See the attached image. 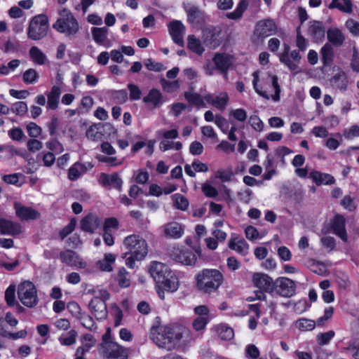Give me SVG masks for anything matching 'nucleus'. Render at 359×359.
I'll return each mask as SVG.
<instances>
[{
	"label": "nucleus",
	"instance_id": "f257e3e1",
	"mask_svg": "<svg viewBox=\"0 0 359 359\" xmlns=\"http://www.w3.org/2000/svg\"><path fill=\"white\" fill-rule=\"evenodd\" d=\"M187 332L188 330L184 327L173 324L160 327L152 331L151 339L159 348L171 351L176 347L183 335Z\"/></svg>",
	"mask_w": 359,
	"mask_h": 359
},
{
	"label": "nucleus",
	"instance_id": "f03ea898",
	"mask_svg": "<svg viewBox=\"0 0 359 359\" xmlns=\"http://www.w3.org/2000/svg\"><path fill=\"white\" fill-rule=\"evenodd\" d=\"M196 286L204 293L210 294L215 292L223 283V275L217 269H205L199 272L196 276Z\"/></svg>",
	"mask_w": 359,
	"mask_h": 359
},
{
	"label": "nucleus",
	"instance_id": "7ed1b4c3",
	"mask_svg": "<svg viewBox=\"0 0 359 359\" xmlns=\"http://www.w3.org/2000/svg\"><path fill=\"white\" fill-rule=\"evenodd\" d=\"M60 18L53 25L57 31L65 34L67 36L75 34L79 29V23L72 13L63 8L59 12Z\"/></svg>",
	"mask_w": 359,
	"mask_h": 359
},
{
	"label": "nucleus",
	"instance_id": "20e7f679",
	"mask_svg": "<svg viewBox=\"0 0 359 359\" xmlns=\"http://www.w3.org/2000/svg\"><path fill=\"white\" fill-rule=\"evenodd\" d=\"M123 245L136 260L143 259L148 253L147 243L140 236L133 234L127 236L123 240Z\"/></svg>",
	"mask_w": 359,
	"mask_h": 359
},
{
	"label": "nucleus",
	"instance_id": "39448f33",
	"mask_svg": "<svg viewBox=\"0 0 359 359\" xmlns=\"http://www.w3.org/2000/svg\"><path fill=\"white\" fill-rule=\"evenodd\" d=\"M18 296L23 305L27 307L35 306L38 303V297L34 285L30 281H24L19 285Z\"/></svg>",
	"mask_w": 359,
	"mask_h": 359
},
{
	"label": "nucleus",
	"instance_id": "423d86ee",
	"mask_svg": "<svg viewBox=\"0 0 359 359\" xmlns=\"http://www.w3.org/2000/svg\"><path fill=\"white\" fill-rule=\"evenodd\" d=\"M48 27V18L45 15H36L30 21L27 36L32 40H39L46 35Z\"/></svg>",
	"mask_w": 359,
	"mask_h": 359
},
{
	"label": "nucleus",
	"instance_id": "0eeeda50",
	"mask_svg": "<svg viewBox=\"0 0 359 359\" xmlns=\"http://www.w3.org/2000/svg\"><path fill=\"white\" fill-rule=\"evenodd\" d=\"M199 250H196L194 252L184 248L173 246L169 250V256L175 262L185 266H193L196 264L197 260L196 253L199 254Z\"/></svg>",
	"mask_w": 359,
	"mask_h": 359
},
{
	"label": "nucleus",
	"instance_id": "6e6552de",
	"mask_svg": "<svg viewBox=\"0 0 359 359\" xmlns=\"http://www.w3.org/2000/svg\"><path fill=\"white\" fill-rule=\"evenodd\" d=\"M101 297L95 296L90 302L88 306L91 313L97 320H104L108 316L105 301L109 299V294L104 290L100 291Z\"/></svg>",
	"mask_w": 359,
	"mask_h": 359
},
{
	"label": "nucleus",
	"instance_id": "1a4fd4ad",
	"mask_svg": "<svg viewBox=\"0 0 359 359\" xmlns=\"http://www.w3.org/2000/svg\"><path fill=\"white\" fill-rule=\"evenodd\" d=\"M104 355L107 359H127L128 350L116 342H105L100 344Z\"/></svg>",
	"mask_w": 359,
	"mask_h": 359
},
{
	"label": "nucleus",
	"instance_id": "9d476101",
	"mask_svg": "<svg viewBox=\"0 0 359 359\" xmlns=\"http://www.w3.org/2000/svg\"><path fill=\"white\" fill-rule=\"evenodd\" d=\"M277 26L273 20L267 18L256 23L254 34L258 38L264 39L276 34Z\"/></svg>",
	"mask_w": 359,
	"mask_h": 359
},
{
	"label": "nucleus",
	"instance_id": "9b49d317",
	"mask_svg": "<svg viewBox=\"0 0 359 359\" xmlns=\"http://www.w3.org/2000/svg\"><path fill=\"white\" fill-rule=\"evenodd\" d=\"M296 284L292 280L281 277L275 281L274 290L279 295L284 297H290L295 293Z\"/></svg>",
	"mask_w": 359,
	"mask_h": 359
},
{
	"label": "nucleus",
	"instance_id": "f8f14e48",
	"mask_svg": "<svg viewBox=\"0 0 359 359\" xmlns=\"http://www.w3.org/2000/svg\"><path fill=\"white\" fill-rule=\"evenodd\" d=\"M221 31L222 29L219 27H210L203 29V39L204 43L212 49L218 47L221 43L219 37Z\"/></svg>",
	"mask_w": 359,
	"mask_h": 359
},
{
	"label": "nucleus",
	"instance_id": "ddd939ff",
	"mask_svg": "<svg viewBox=\"0 0 359 359\" xmlns=\"http://www.w3.org/2000/svg\"><path fill=\"white\" fill-rule=\"evenodd\" d=\"M98 182L103 187L106 189H115L121 191L122 189L123 181L118 173L114 172L111 175L101 173Z\"/></svg>",
	"mask_w": 359,
	"mask_h": 359
},
{
	"label": "nucleus",
	"instance_id": "4468645a",
	"mask_svg": "<svg viewBox=\"0 0 359 359\" xmlns=\"http://www.w3.org/2000/svg\"><path fill=\"white\" fill-rule=\"evenodd\" d=\"M171 271L169 270L168 266L158 262H153L149 266V273L156 283L165 282V278L169 276Z\"/></svg>",
	"mask_w": 359,
	"mask_h": 359
},
{
	"label": "nucleus",
	"instance_id": "2eb2a0df",
	"mask_svg": "<svg viewBox=\"0 0 359 359\" xmlns=\"http://www.w3.org/2000/svg\"><path fill=\"white\" fill-rule=\"evenodd\" d=\"M212 61L215 69L219 70L225 79H227V72L232 64L231 56L226 53H217L215 54Z\"/></svg>",
	"mask_w": 359,
	"mask_h": 359
},
{
	"label": "nucleus",
	"instance_id": "dca6fc26",
	"mask_svg": "<svg viewBox=\"0 0 359 359\" xmlns=\"http://www.w3.org/2000/svg\"><path fill=\"white\" fill-rule=\"evenodd\" d=\"M252 280L255 285L261 290L269 293L274 292L275 282H273V279L268 275L260 273H255Z\"/></svg>",
	"mask_w": 359,
	"mask_h": 359
},
{
	"label": "nucleus",
	"instance_id": "f3484780",
	"mask_svg": "<svg viewBox=\"0 0 359 359\" xmlns=\"http://www.w3.org/2000/svg\"><path fill=\"white\" fill-rule=\"evenodd\" d=\"M61 261L71 266H76L81 269H85L87 266L84 262L75 252L67 250L60 254Z\"/></svg>",
	"mask_w": 359,
	"mask_h": 359
},
{
	"label": "nucleus",
	"instance_id": "a211bd4d",
	"mask_svg": "<svg viewBox=\"0 0 359 359\" xmlns=\"http://www.w3.org/2000/svg\"><path fill=\"white\" fill-rule=\"evenodd\" d=\"M163 235L167 238L178 239L184 233L182 225L177 222H170L161 227Z\"/></svg>",
	"mask_w": 359,
	"mask_h": 359
},
{
	"label": "nucleus",
	"instance_id": "6ab92c4d",
	"mask_svg": "<svg viewBox=\"0 0 359 359\" xmlns=\"http://www.w3.org/2000/svg\"><path fill=\"white\" fill-rule=\"evenodd\" d=\"M168 28L173 41L177 45L183 46V38L185 32L184 25L179 20H174L169 24Z\"/></svg>",
	"mask_w": 359,
	"mask_h": 359
},
{
	"label": "nucleus",
	"instance_id": "aec40b11",
	"mask_svg": "<svg viewBox=\"0 0 359 359\" xmlns=\"http://www.w3.org/2000/svg\"><path fill=\"white\" fill-rule=\"evenodd\" d=\"M102 224L101 219L95 214L89 213L84 217L80 222L81 229L88 233H93Z\"/></svg>",
	"mask_w": 359,
	"mask_h": 359
},
{
	"label": "nucleus",
	"instance_id": "412c9836",
	"mask_svg": "<svg viewBox=\"0 0 359 359\" xmlns=\"http://www.w3.org/2000/svg\"><path fill=\"white\" fill-rule=\"evenodd\" d=\"M14 209L17 217L22 220L35 219L39 216L36 210L31 207L24 206L18 202L14 203Z\"/></svg>",
	"mask_w": 359,
	"mask_h": 359
},
{
	"label": "nucleus",
	"instance_id": "4be33fe9",
	"mask_svg": "<svg viewBox=\"0 0 359 359\" xmlns=\"http://www.w3.org/2000/svg\"><path fill=\"white\" fill-rule=\"evenodd\" d=\"M0 231L4 235L16 236L21 233V226L17 222L1 218L0 219Z\"/></svg>",
	"mask_w": 359,
	"mask_h": 359
},
{
	"label": "nucleus",
	"instance_id": "5701e85b",
	"mask_svg": "<svg viewBox=\"0 0 359 359\" xmlns=\"http://www.w3.org/2000/svg\"><path fill=\"white\" fill-rule=\"evenodd\" d=\"M204 100L217 109L222 111L228 104L229 96L226 93H221L218 95L208 94L204 96Z\"/></svg>",
	"mask_w": 359,
	"mask_h": 359
},
{
	"label": "nucleus",
	"instance_id": "b1692460",
	"mask_svg": "<svg viewBox=\"0 0 359 359\" xmlns=\"http://www.w3.org/2000/svg\"><path fill=\"white\" fill-rule=\"evenodd\" d=\"M346 219L344 216L337 215L332 224L334 233L344 241H346L348 236L345 229Z\"/></svg>",
	"mask_w": 359,
	"mask_h": 359
},
{
	"label": "nucleus",
	"instance_id": "393cba45",
	"mask_svg": "<svg viewBox=\"0 0 359 359\" xmlns=\"http://www.w3.org/2000/svg\"><path fill=\"white\" fill-rule=\"evenodd\" d=\"M328 43L335 47H341L345 41V36L337 27H331L327 31Z\"/></svg>",
	"mask_w": 359,
	"mask_h": 359
},
{
	"label": "nucleus",
	"instance_id": "a878e982",
	"mask_svg": "<svg viewBox=\"0 0 359 359\" xmlns=\"http://www.w3.org/2000/svg\"><path fill=\"white\" fill-rule=\"evenodd\" d=\"M142 101L151 106L152 109L159 107L164 102L161 93L155 88L149 90L147 95L143 97Z\"/></svg>",
	"mask_w": 359,
	"mask_h": 359
},
{
	"label": "nucleus",
	"instance_id": "bb28decb",
	"mask_svg": "<svg viewBox=\"0 0 359 359\" xmlns=\"http://www.w3.org/2000/svg\"><path fill=\"white\" fill-rule=\"evenodd\" d=\"M308 33L314 41H321L324 38L325 33L323 24L319 21L310 22Z\"/></svg>",
	"mask_w": 359,
	"mask_h": 359
},
{
	"label": "nucleus",
	"instance_id": "cd10ccee",
	"mask_svg": "<svg viewBox=\"0 0 359 359\" xmlns=\"http://www.w3.org/2000/svg\"><path fill=\"white\" fill-rule=\"evenodd\" d=\"M46 95L47 96V109L55 110L59 104L61 95L60 88L57 86H53L50 91L46 93Z\"/></svg>",
	"mask_w": 359,
	"mask_h": 359
},
{
	"label": "nucleus",
	"instance_id": "c85d7f7f",
	"mask_svg": "<svg viewBox=\"0 0 359 359\" xmlns=\"http://www.w3.org/2000/svg\"><path fill=\"white\" fill-rule=\"evenodd\" d=\"M309 177L318 185L321 184H333L335 182L334 177L330 174L323 173L315 170L310 172Z\"/></svg>",
	"mask_w": 359,
	"mask_h": 359
},
{
	"label": "nucleus",
	"instance_id": "c756f323",
	"mask_svg": "<svg viewBox=\"0 0 359 359\" xmlns=\"http://www.w3.org/2000/svg\"><path fill=\"white\" fill-rule=\"evenodd\" d=\"M353 3L351 0H332L328 6V8H337L345 13H353Z\"/></svg>",
	"mask_w": 359,
	"mask_h": 359
},
{
	"label": "nucleus",
	"instance_id": "7c9ffc66",
	"mask_svg": "<svg viewBox=\"0 0 359 359\" xmlns=\"http://www.w3.org/2000/svg\"><path fill=\"white\" fill-rule=\"evenodd\" d=\"M185 11L187 13L188 21L191 23H198L203 19V11L194 5L187 6Z\"/></svg>",
	"mask_w": 359,
	"mask_h": 359
},
{
	"label": "nucleus",
	"instance_id": "2f4dec72",
	"mask_svg": "<svg viewBox=\"0 0 359 359\" xmlns=\"http://www.w3.org/2000/svg\"><path fill=\"white\" fill-rule=\"evenodd\" d=\"M330 82L334 87L340 90H345L347 88L348 81L346 73L340 71L332 77Z\"/></svg>",
	"mask_w": 359,
	"mask_h": 359
},
{
	"label": "nucleus",
	"instance_id": "473e14b6",
	"mask_svg": "<svg viewBox=\"0 0 359 359\" xmlns=\"http://www.w3.org/2000/svg\"><path fill=\"white\" fill-rule=\"evenodd\" d=\"M91 33L93 40L97 43L103 45L107 38L109 29L105 27H93Z\"/></svg>",
	"mask_w": 359,
	"mask_h": 359
},
{
	"label": "nucleus",
	"instance_id": "72a5a7b5",
	"mask_svg": "<svg viewBox=\"0 0 359 359\" xmlns=\"http://www.w3.org/2000/svg\"><path fill=\"white\" fill-rule=\"evenodd\" d=\"M116 260V255L111 253L105 254L103 259L97 262V266L102 271H111L112 264Z\"/></svg>",
	"mask_w": 359,
	"mask_h": 359
},
{
	"label": "nucleus",
	"instance_id": "f704fd0d",
	"mask_svg": "<svg viewBox=\"0 0 359 359\" xmlns=\"http://www.w3.org/2000/svg\"><path fill=\"white\" fill-rule=\"evenodd\" d=\"M187 48L198 55H201L205 49L201 41L194 35H189L187 37Z\"/></svg>",
	"mask_w": 359,
	"mask_h": 359
},
{
	"label": "nucleus",
	"instance_id": "c9c22d12",
	"mask_svg": "<svg viewBox=\"0 0 359 359\" xmlns=\"http://www.w3.org/2000/svg\"><path fill=\"white\" fill-rule=\"evenodd\" d=\"M229 247L242 255H245L249 248L248 244L243 239H231L229 241Z\"/></svg>",
	"mask_w": 359,
	"mask_h": 359
},
{
	"label": "nucleus",
	"instance_id": "e433bc0d",
	"mask_svg": "<svg viewBox=\"0 0 359 359\" xmlns=\"http://www.w3.org/2000/svg\"><path fill=\"white\" fill-rule=\"evenodd\" d=\"M320 55L324 65H330L333 62L334 49L332 46L326 43L320 50Z\"/></svg>",
	"mask_w": 359,
	"mask_h": 359
},
{
	"label": "nucleus",
	"instance_id": "4c0bfd02",
	"mask_svg": "<svg viewBox=\"0 0 359 359\" xmlns=\"http://www.w3.org/2000/svg\"><path fill=\"white\" fill-rule=\"evenodd\" d=\"M32 60L39 65H44L47 61L46 55L36 46H32L29 51Z\"/></svg>",
	"mask_w": 359,
	"mask_h": 359
},
{
	"label": "nucleus",
	"instance_id": "58836bf2",
	"mask_svg": "<svg viewBox=\"0 0 359 359\" xmlns=\"http://www.w3.org/2000/svg\"><path fill=\"white\" fill-rule=\"evenodd\" d=\"M248 7V1L247 0H241L238 4L235 11L226 14V17L231 20H239L242 18L243 13Z\"/></svg>",
	"mask_w": 359,
	"mask_h": 359
},
{
	"label": "nucleus",
	"instance_id": "ea45409f",
	"mask_svg": "<svg viewBox=\"0 0 359 359\" xmlns=\"http://www.w3.org/2000/svg\"><path fill=\"white\" fill-rule=\"evenodd\" d=\"M264 81L267 84H270L274 88L275 94L272 96V99L277 102L280 100V87L278 83V77L275 75H272L268 73L266 77L264 79Z\"/></svg>",
	"mask_w": 359,
	"mask_h": 359
},
{
	"label": "nucleus",
	"instance_id": "a19ab883",
	"mask_svg": "<svg viewBox=\"0 0 359 359\" xmlns=\"http://www.w3.org/2000/svg\"><path fill=\"white\" fill-rule=\"evenodd\" d=\"M158 284L162 285L165 290L172 292L176 291L179 287L177 278L172 272L165 278V282Z\"/></svg>",
	"mask_w": 359,
	"mask_h": 359
},
{
	"label": "nucleus",
	"instance_id": "79ce46f5",
	"mask_svg": "<svg viewBox=\"0 0 359 359\" xmlns=\"http://www.w3.org/2000/svg\"><path fill=\"white\" fill-rule=\"evenodd\" d=\"M218 336L222 340H231L234 336L233 330L224 324H221L216 327Z\"/></svg>",
	"mask_w": 359,
	"mask_h": 359
},
{
	"label": "nucleus",
	"instance_id": "37998d69",
	"mask_svg": "<svg viewBox=\"0 0 359 359\" xmlns=\"http://www.w3.org/2000/svg\"><path fill=\"white\" fill-rule=\"evenodd\" d=\"M289 46H285V50L280 56V60L284 63L290 70L294 71L298 69V65L289 56Z\"/></svg>",
	"mask_w": 359,
	"mask_h": 359
},
{
	"label": "nucleus",
	"instance_id": "c03bdc74",
	"mask_svg": "<svg viewBox=\"0 0 359 359\" xmlns=\"http://www.w3.org/2000/svg\"><path fill=\"white\" fill-rule=\"evenodd\" d=\"M84 172H85L84 165L79 163H76L69 169L68 177L70 180H76Z\"/></svg>",
	"mask_w": 359,
	"mask_h": 359
},
{
	"label": "nucleus",
	"instance_id": "a18cd8bd",
	"mask_svg": "<svg viewBox=\"0 0 359 359\" xmlns=\"http://www.w3.org/2000/svg\"><path fill=\"white\" fill-rule=\"evenodd\" d=\"M185 99L192 104L198 107H204V97L203 98L199 94L194 92H186L184 93Z\"/></svg>",
	"mask_w": 359,
	"mask_h": 359
},
{
	"label": "nucleus",
	"instance_id": "49530a36",
	"mask_svg": "<svg viewBox=\"0 0 359 359\" xmlns=\"http://www.w3.org/2000/svg\"><path fill=\"white\" fill-rule=\"evenodd\" d=\"M11 111L17 116H24L27 113L28 107L26 102L18 101L11 105Z\"/></svg>",
	"mask_w": 359,
	"mask_h": 359
},
{
	"label": "nucleus",
	"instance_id": "de8ad7c7",
	"mask_svg": "<svg viewBox=\"0 0 359 359\" xmlns=\"http://www.w3.org/2000/svg\"><path fill=\"white\" fill-rule=\"evenodd\" d=\"M295 327L302 331H310L315 328L316 322L310 319L301 318L295 322Z\"/></svg>",
	"mask_w": 359,
	"mask_h": 359
},
{
	"label": "nucleus",
	"instance_id": "09e8293b",
	"mask_svg": "<svg viewBox=\"0 0 359 359\" xmlns=\"http://www.w3.org/2000/svg\"><path fill=\"white\" fill-rule=\"evenodd\" d=\"M172 199L173 201L174 206L176 208L181 210H185L188 208L189 201L185 196L180 194H175L172 196Z\"/></svg>",
	"mask_w": 359,
	"mask_h": 359
},
{
	"label": "nucleus",
	"instance_id": "8fccbe9b",
	"mask_svg": "<svg viewBox=\"0 0 359 359\" xmlns=\"http://www.w3.org/2000/svg\"><path fill=\"white\" fill-rule=\"evenodd\" d=\"M128 273L125 268H121L118 270L116 280L118 285L121 287H128L130 285V280L128 278Z\"/></svg>",
	"mask_w": 359,
	"mask_h": 359
},
{
	"label": "nucleus",
	"instance_id": "3c124183",
	"mask_svg": "<svg viewBox=\"0 0 359 359\" xmlns=\"http://www.w3.org/2000/svg\"><path fill=\"white\" fill-rule=\"evenodd\" d=\"M77 332L74 330H70L65 334L60 337L59 341L64 346H70L76 342Z\"/></svg>",
	"mask_w": 359,
	"mask_h": 359
},
{
	"label": "nucleus",
	"instance_id": "603ef678",
	"mask_svg": "<svg viewBox=\"0 0 359 359\" xmlns=\"http://www.w3.org/2000/svg\"><path fill=\"white\" fill-rule=\"evenodd\" d=\"M39 77L37 72L34 69L30 68L24 72L22 80L26 84H32L38 81Z\"/></svg>",
	"mask_w": 359,
	"mask_h": 359
},
{
	"label": "nucleus",
	"instance_id": "864d4df0",
	"mask_svg": "<svg viewBox=\"0 0 359 359\" xmlns=\"http://www.w3.org/2000/svg\"><path fill=\"white\" fill-rule=\"evenodd\" d=\"M160 82L163 90L170 93L177 90L180 86V82L177 80L169 81L165 79H161Z\"/></svg>",
	"mask_w": 359,
	"mask_h": 359
},
{
	"label": "nucleus",
	"instance_id": "5fc2aeb1",
	"mask_svg": "<svg viewBox=\"0 0 359 359\" xmlns=\"http://www.w3.org/2000/svg\"><path fill=\"white\" fill-rule=\"evenodd\" d=\"M182 147L180 142H172L169 140H162L159 143V149L162 151H165L169 149L180 150Z\"/></svg>",
	"mask_w": 359,
	"mask_h": 359
},
{
	"label": "nucleus",
	"instance_id": "6e6d98bb",
	"mask_svg": "<svg viewBox=\"0 0 359 359\" xmlns=\"http://www.w3.org/2000/svg\"><path fill=\"white\" fill-rule=\"evenodd\" d=\"M29 135L32 138L39 137L42 133L41 128L34 122L29 123L26 126Z\"/></svg>",
	"mask_w": 359,
	"mask_h": 359
},
{
	"label": "nucleus",
	"instance_id": "4d7b16f0",
	"mask_svg": "<svg viewBox=\"0 0 359 359\" xmlns=\"http://www.w3.org/2000/svg\"><path fill=\"white\" fill-rule=\"evenodd\" d=\"M335 333L333 330H330L325 333H319L316 336L318 344L320 346L327 344L334 337Z\"/></svg>",
	"mask_w": 359,
	"mask_h": 359
},
{
	"label": "nucleus",
	"instance_id": "13d9d810",
	"mask_svg": "<svg viewBox=\"0 0 359 359\" xmlns=\"http://www.w3.org/2000/svg\"><path fill=\"white\" fill-rule=\"evenodd\" d=\"M252 76H253L252 84H253V87H254V89L256 91V93H257L260 96L263 97L264 98L269 100L270 98V96L269 95V94L266 93V92L262 90V88H259L258 87L257 83L259 81V72H257V71L254 72L252 74Z\"/></svg>",
	"mask_w": 359,
	"mask_h": 359
},
{
	"label": "nucleus",
	"instance_id": "bf43d9fd",
	"mask_svg": "<svg viewBox=\"0 0 359 359\" xmlns=\"http://www.w3.org/2000/svg\"><path fill=\"white\" fill-rule=\"evenodd\" d=\"M208 322V317L198 316L192 323L193 327L196 331H201L205 329Z\"/></svg>",
	"mask_w": 359,
	"mask_h": 359
},
{
	"label": "nucleus",
	"instance_id": "052dcab7",
	"mask_svg": "<svg viewBox=\"0 0 359 359\" xmlns=\"http://www.w3.org/2000/svg\"><path fill=\"white\" fill-rule=\"evenodd\" d=\"M5 299L9 306H13L15 302V286L10 285L5 292Z\"/></svg>",
	"mask_w": 359,
	"mask_h": 359
},
{
	"label": "nucleus",
	"instance_id": "680f3d73",
	"mask_svg": "<svg viewBox=\"0 0 359 359\" xmlns=\"http://www.w3.org/2000/svg\"><path fill=\"white\" fill-rule=\"evenodd\" d=\"M102 133L97 130L95 126H91L86 130V137L93 141H97L101 139Z\"/></svg>",
	"mask_w": 359,
	"mask_h": 359
},
{
	"label": "nucleus",
	"instance_id": "e2e57ef3",
	"mask_svg": "<svg viewBox=\"0 0 359 359\" xmlns=\"http://www.w3.org/2000/svg\"><path fill=\"white\" fill-rule=\"evenodd\" d=\"M128 88L130 92V98L131 100H137L140 99L142 91L137 85L129 83L128 84Z\"/></svg>",
	"mask_w": 359,
	"mask_h": 359
},
{
	"label": "nucleus",
	"instance_id": "0e129e2a",
	"mask_svg": "<svg viewBox=\"0 0 359 359\" xmlns=\"http://www.w3.org/2000/svg\"><path fill=\"white\" fill-rule=\"evenodd\" d=\"M8 136L15 141H21L25 137V133L20 128H13L8 130Z\"/></svg>",
	"mask_w": 359,
	"mask_h": 359
},
{
	"label": "nucleus",
	"instance_id": "69168bd1",
	"mask_svg": "<svg viewBox=\"0 0 359 359\" xmlns=\"http://www.w3.org/2000/svg\"><path fill=\"white\" fill-rule=\"evenodd\" d=\"M249 123L257 131L260 132L263 130L264 123L257 115H252L250 117Z\"/></svg>",
	"mask_w": 359,
	"mask_h": 359
},
{
	"label": "nucleus",
	"instance_id": "338daca9",
	"mask_svg": "<svg viewBox=\"0 0 359 359\" xmlns=\"http://www.w3.org/2000/svg\"><path fill=\"white\" fill-rule=\"evenodd\" d=\"M346 27L354 36H359V22L353 19H348L346 22Z\"/></svg>",
	"mask_w": 359,
	"mask_h": 359
},
{
	"label": "nucleus",
	"instance_id": "774afa93",
	"mask_svg": "<svg viewBox=\"0 0 359 359\" xmlns=\"http://www.w3.org/2000/svg\"><path fill=\"white\" fill-rule=\"evenodd\" d=\"M351 67L353 72H359V52L355 48L353 50Z\"/></svg>",
	"mask_w": 359,
	"mask_h": 359
}]
</instances>
